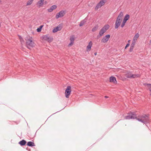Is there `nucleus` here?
Wrapping results in <instances>:
<instances>
[{
  "label": "nucleus",
  "mask_w": 151,
  "mask_h": 151,
  "mask_svg": "<svg viewBox=\"0 0 151 151\" xmlns=\"http://www.w3.org/2000/svg\"><path fill=\"white\" fill-rule=\"evenodd\" d=\"M137 120L145 124L148 123L150 122L149 115L145 114L139 115L137 116Z\"/></svg>",
  "instance_id": "f257e3e1"
},
{
  "label": "nucleus",
  "mask_w": 151,
  "mask_h": 151,
  "mask_svg": "<svg viewBox=\"0 0 151 151\" xmlns=\"http://www.w3.org/2000/svg\"><path fill=\"white\" fill-rule=\"evenodd\" d=\"M123 13L121 12L119 15L118 16L115 22V28L117 29L120 26V24L122 20V17H123Z\"/></svg>",
  "instance_id": "f03ea898"
},
{
  "label": "nucleus",
  "mask_w": 151,
  "mask_h": 151,
  "mask_svg": "<svg viewBox=\"0 0 151 151\" xmlns=\"http://www.w3.org/2000/svg\"><path fill=\"white\" fill-rule=\"evenodd\" d=\"M32 37L29 38H26L25 40L26 41V45L27 47L30 49L35 46V43L32 40Z\"/></svg>",
  "instance_id": "7ed1b4c3"
},
{
  "label": "nucleus",
  "mask_w": 151,
  "mask_h": 151,
  "mask_svg": "<svg viewBox=\"0 0 151 151\" xmlns=\"http://www.w3.org/2000/svg\"><path fill=\"white\" fill-rule=\"evenodd\" d=\"M109 25L107 24L104 26L100 31L99 35L97 36L98 38L101 37L104 34L107 30L109 28Z\"/></svg>",
  "instance_id": "20e7f679"
},
{
  "label": "nucleus",
  "mask_w": 151,
  "mask_h": 151,
  "mask_svg": "<svg viewBox=\"0 0 151 151\" xmlns=\"http://www.w3.org/2000/svg\"><path fill=\"white\" fill-rule=\"evenodd\" d=\"M137 115L134 112L130 111L127 114V115L125 116V119H137Z\"/></svg>",
  "instance_id": "39448f33"
},
{
  "label": "nucleus",
  "mask_w": 151,
  "mask_h": 151,
  "mask_svg": "<svg viewBox=\"0 0 151 151\" xmlns=\"http://www.w3.org/2000/svg\"><path fill=\"white\" fill-rule=\"evenodd\" d=\"M71 91V87L70 86H68L65 91V95L66 98H68L70 94Z\"/></svg>",
  "instance_id": "423d86ee"
},
{
  "label": "nucleus",
  "mask_w": 151,
  "mask_h": 151,
  "mask_svg": "<svg viewBox=\"0 0 151 151\" xmlns=\"http://www.w3.org/2000/svg\"><path fill=\"white\" fill-rule=\"evenodd\" d=\"M65 14V11L62 10L57 14L55 18L56 19H58L60 17H62Z\"/></svg>",
  "instance_id": "0eeeda50"
},
{
  "label": "nucleus",
  "mask_w": 151,
  "mask_h": 151,
  "mask_svg": "<svg viewBox=\"0 0 151 151\" xmlns=\"http://www.w3.org/2000/svg\"><path fill=\"white\" fill-rule=\"evenodd\" d=\"M106 0H102L98 3L95 8V10H97L99 8L101 7L102 6H103L105 3V1Z\"/></svg>",
  "instance_id": "6e6552de"
},
{
  "label": "nucleus",
  "mask_w": 151,
  "mask_h": 151,
  "mask_svg": "<svg viewBox=\"0 0 151 151\" xmlns=\"http://www.w3.org/2000/svg\"><path fill=\"white\" fill-rule=\"evenodd\" d=\"M110 36L109 35H106L101 40V42L104 43L106 42L108 40Z\"/></svg>",
  "instance_id": "1a4fd4ad"
},
{
  "label": "nucleus",
  "mask_w": 151,
  "mask_h": 151,
  "mask_svg": "<svg viewBox=\"0 0 151 151\" xmlns=\"http://www.w3.org/2000/svg\"><path fill=\"white\" fill-rule=\"evenodd\" d=\"M62 28L61 25L59 24L58 26L54 28L52 30L53 33H55L58 31L60 30Z\"/></svg>",
  "instance_id": "9d476101"
},
{
  "label": "nucleus",
  "mask_w": 151,
  "mask_h": 151,
  "mask_svg": "<svg viewBox=\"0 0 151 151\" xmlns=\"http://www.w3.org/2000/svg\"><path fill=\"white\" fill-rule=\"evenodd\" d=\"M57 8V6L56 5H53L51 6L50 8L47 9V11L49 12H52L54 10L56 9Z\"/></svg>",
  "instance_id": "9b49d317"
},
{
  "label": "nucleus",
  "mask_w": 151,
  "mask_h": 151,
  "mask_svg": "<svg viewBox=\"0 0 151 151\" xmlns=\"http://www.w3.org/2000/svg\"><path fill=\"white\" fill-rule=\"evenodd\" d=\"M109 81L110 82H112L114 83H116L117 81L116 78L114 76H111L109 78Z\"/></svg>",
  "instance_id": "f8f14e48"
},
{
  "label": "nucleus",
  "mask_w": 151,
  "mask_h": 151,
  "mask_svg": "<svg viewBox=\"0 0 151 151\" xmlns=\"http://www.w3.org/2000/svg\"><path fill=\"white\" fill-rule=\"evenodd\" d=\"M43 38L44 39L47 40L48 41H52L53 40V38H50L48 37L47 35L44 36Z\"/></svg>",
  "instance_id": "ddd939ff"
},
{
  "label": "nucleus",
  "mask_w": 151,
  "mask_h": 151,
  "mask_svg": "<svg viewBox=\"0 0 151 151\" xmlns=\"http://www.w3.org/2000/svg\"><path fill=\"white\" fill-rule=\"evenodd\" d=\"M92 45V43L91 41H90L88 43V45L87 47V51H88L91 50V47Z\"/></svg>",
  "instance_id": "4468645a"
},
{
  "label": "nucleus",
  "mask_w": 151,
  "mask_h": 151,
  "mask_svg": "<svg viewBox=\"0 0 151 151\" xmlns=\"http://www.w3.org/2000/svg\"><path fill=\"white\" fill-rule=\"evenodd\" d=\"M44 0H40L38 2L37 5L39 7H40L42 6V5L43 4Z\"/></svg>",
  "instance_id": "2eb2a0df"
},
{
  "label": "nucleus",
  "mask_w": 151,
  "mask_h": 151,
  "mask_svg": "<svg viewBox=\"0 0 151 151\" xmlns=\"http://www.w3.org/2000/svg\"><path fill=\"white\" fill-rule=\"evenodd\" d=\"M26 141L24 139H22V140L20 141L19 142V144L21 146H23L25 145L26 144Z\"/></svg>",
  "instance_id": "dca6fc26"
},
{
  "label": "nucleus",
  "mask_w": 151,
  "mask_h": 151,
  "mask_svg": "<svg viewBox=\"0 0 151 151\" xmlns=\"http://www.w3.org/2000/svg\"><path fill=\"white\" fill-rule=\"evenodd\" d=\"M129 18V14H126L124 17L123 20V22L126 23L127 21L128 20Z\"/></svg>",
  "instance_id": "f3484780"
},
{
  "label": "nucleus",
  "mask_w": 151,
  "mask_h": 151,
  "mask_svg": "<svg viewBox=\"0 0 151 151\" xmlns=\"http://www.w3.org/2000/svg\"><path fill=\"white\" fill-rule=\"evenodd\" d=\"M27 145L29 147H33L35 146V143L31 141L28 142L27 143Z\"/></svg>",
  "instance_id": "a211bd4d"
},
{
  "label": "nucleus",
  "mask_w": 151,
  "mask_h": 151,
  "mask_svg": "<svg viewBox=\"0 0 151 151\" xmlns=\"http://www.w3.org/2000/svg\"><path fill=\"white\" fill-rule=\"evenodd\" d=\"M132 74L130 72H128L125 75V76L129 78H132Z\"/></svg>",
  "instance_id": "6ab92c4d"
},
{
  "label": "nucleus",
  "mask_w": 151,
  "mask_h": 151,
  "mask_svg": "<svg viewBox=\"0 0 151 151\" xmlns=\"http://www.w3.org/2000/svg\"><path fill=\"white\" fill-rule=\"evenodd\" d=\"M139 37V34L138 33H137L136 34L134 37L133 40L136 41L137 39Z\"/></svg>",
  "instance_id": "aec40b11"
},
{
  "label": "nucleus",
  "mask_w": 151,
  "mask_h": 151,
  "mask_svg": "<svg viewBox=\"0 0 151 151\" xmlns=\"http://www.w3.org/2000/svg\"><path fill=\"white\" fill-rule=\"evenodd\" d=\"M98 28L99 26L98 25H96L92 28V31L93 32H94L96 31L98 29Z\"/></svg>",
  "instance_id": "412c9836"
},
{
  "label": "nucleus",
  "mask_w": 151,
  "mask_h": 151,
  "mask_svg": "<svg viewBox=\"0 0 151 151\" xmlns=\"http://www.w3.org/2000/svg\"><path fill=\"white\" fill-rule=\"evenodd\" d=\"M145 85H146L148 86L149 88V90L151 92V93L150 94V95H151V84H148V83H145Z\"/></svg>",
  "instance_id": "4be33fe9"
},
{
  "label": "nucleus",
  "mask_w": 151,
  "mask_h": 151,
  "mask_svg": "<svg viewBox=\"0 0 151 151\" xmlns=\"http://www.w3.org/2000/svg\"><path fill=\"white\" fill-rule=\"evenodd\" d=\"M139 77V75L137 74H132V78H136Z\"/></svg>",
  "instance_id": "5701e85b"
},
{
  "label": "nucleus",
  "mask_w": 151,
  "mask_h": 151,
  "mask_svg": "<svg viewBox=\"0 0 151 151\" xmlns=\"http://www.w3.org/2000/svg\"><path fill=\"white\" fill-rule=\"evenodd\" d=\"M86 21L85 20H83L81 21L80 24L79 26L80 27H81L83 26L84 23L86 22Z\"/></svg>",
  "instance_id": "b1692460"
},
{
  "label": "nucleus",
  "mask_w": 151,
  "mask_h": 151,
  "mask_svg": "<svg viewBox=\"0 0 151 151\" xmlns=\"http://www.w3.org/2000/svg\"><path fill=\"white\" fill-rule=\"evenodd\" d=\"M34 0H29L27 3V5H31L32 3Z\"/></svg>",
  "instance_id": "393cba45"
},
{
  "label": "nucleus",
  "mask_w": 151,
  "mask_h": 151,
  "mask_svg": "<svg viewBox=\"0 0 151 151\" xmlns=\"http://www.w3.org/2000/svg\"><path fill=\"white\" fill-rule=\"evenodd\" d=\"M43 25H41L40 26V27L38 28L37 29V31L38 32H40L41 30L42 27H43Z\"/></svg>",
  "instance_id": "a878e982"
},
{
  "label": "nucleus",
  "mask_w": 151,
  "mask_h": 151,
  "mask_svg": "<svg viewBox=\"0 0 151 151\" xmlns=\"http://www.w3.org/2000/svg\"><path fill=\"white\" fill-rule=\"evenodd\" d=\"M74 37L73 35L71 36L70 37V42H74Z\"/></svg>",
  "instance_id": "bb28decb"
},
{
  "label": "nucleus",
  "mask_w": 151,
  "mask_h": 151,
  "mask_svg": "<svg viewBox=\"0 0 151 151\" xmlns=\"http://www.w3.org/2000/svg\"><path fill=\"white\" fill-rule=\"evenodd\" d=\"M136 43V41L133 40L132 41V43L131 44V46L133 47H134Z\"/></svg>",
  "instance_id": "cd10ccee"
},
{
  "label": "nucleus",
  "mask_w": 151,
  "mask_h": 151,
  "mask_svg": "<svg viewBox=\"0 0 151 151\" xmlns=\"http://www.w3.org/2000/svg\"><path fill=\"white\" fill-rule=\"evenodd\" d=\"M19 38L22 43L24 42V40L21 36H19Z\"/></svg>",
  "instance_id": "c85d7f7f"
},
{
  "label": "nucleus",
  "mask_w": 151,
  "mask_h": 151,
  "mask_svg": "<svg viewBox=\"0 0 151 151\" xmlns=\"http://www.w3.org/2000/svg\"><path fill=\"white\" fill-rule=\"evenodd\" d=\"M134 47H133L132 46H130V49H129V51L130 52H132L133 51V50Z\"/></svg>",
  "instance_id": "c756f323"
},
{
  "label": "nucleus",
  "mask_w": 151,
  "mask_h": 151,
  "mask_svg": "<svg viewBox=\"0 0 151 151\" xmlns=\"http://www.w3.org/2000/svg\"><path fill=\"white\" fill-rule=\"evenodd\" d=\"M73 43H74V42H70V43H69L68 45V46H71L72 45H73Z\"/></svg>",
  "instance_id": "7c9ffc66"
},
{
  "label": "nucleus",
  "mask_w": 151,
  "mask_h": 151,
  "mask_svg": "<svg viewBox=\"0 0 151 151\" xmlns=\"http://www.w3.org/2000/svg\"><path fill=\"white\" fill-rule=\"evenodd\" d=\"M125 23H124V22H122V24H121V27L122 28L123 27H124V25H125Z\"/></svg>",
  "instance_id": "2f4dec72"
},
{
  "label": "nucleus",
  "mask_w": 151,
  "mask_h": 151,
  "mask_svg": "<svg viewBox=\"0 0 151 151\" xmlns=\"http://www.w3.org/2000/svg\"><path fill=\"white\" fill-rule=\"evenodd\" d=\"M129 45V43L127 44L126 46L125 47V49H126V48L128 47Z\"/></svg>",
  "instance_id": "473e14b6"
},
{
  "label": "nucleus",
  "mask_w": 151,
  "mask_h": 151,
  "mask_svg": "<svg viewBox=\"0 0 151 151\" xmlns=\"http://www.w3.org/2000/svg\"><path fill=\"white\" fill-rule=\"evenodd\" d=\"M108 97H108V96H105V98H108Z\"/></svg>",
  "instance_id": "72a5a7b5"
},
{
  "label": "nucleus",
  "mask_w": 151,
  "mask_h": 151,
  "mask_svg": "<svg viewBox=\"0 0 151 151\" xmlns=\"http://www.w3.org/2000/svg\"><path fill=\"white\" fill-rule=\"evenodd\" d=\"M130 40H129L128 41V43H129V42H130Z\"/></svg>",
  "instance_id": "f704fd0d"
},
{
  "label": "nucleus",
  "mask_w": 151,
  "mask_h": 151,
  "mask_svg": "<svg viewBox=\"0 0 151 151\" xmlns=\"http://www.w3.org/2000/svg\"><path fill=\"white\" fill-rule=\"evenodd\" d=\"M96 54H97V53H96H96H94V55H96Z\"/></svg>",
  "instance_id": "c9c22d12"
},
{
  "label": "nucleus",
  "mask_w": 151,
  "mask_h": 151,
  "mask_svg": "<svg viewBox=\"0 0 151 151\" xmlns=\"http://www.w3.org/2000/svg\"><path fill=\"white\" fill-rule=\"evenodd\" d=\"M45 4H47V1H45Z\"/></svg>",
  "instance_id": "e433bc0d"
},
{
  "label": "nucleus",
  "mask_w": 151,
  "mask_h": 151,
  "mask_svg": "<svg viewBox=\"0 0 151 151\" xmlns=\"http://www.w3.org/2000/svg\"><path fill=\"white\" fill-rule=\"evenodd\" d=\"M150 43L151 44V40L150 41Z\"/></svg>",
  "instance_id": "4c0bfd02"
},
{
  "label": "nucleus",
  "mask_w": 151,
  "mask_h": 151,
  "mask_svg": "<svg viewBox=\"0 0 151 151\" xmlns=\"http://www.w3.org/2000/svg\"><path fill=\"white\" fill-rule=\"evenodd\" d=\"M1 2V0H0V3Z\"/></svg>",
  "instance_id": "58836bf2"
}]
</instances>
